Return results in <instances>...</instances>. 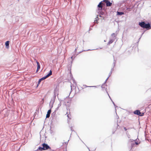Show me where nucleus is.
<instances>
[{
    "instance_id": "obj_1",
    "label": "nucleus",
    "mask_w": 151,
    "mask_h": 151,
    "mask_svg": "<svg viewBox=\"0 0 151 151\" xmlns=\"http://www.w3.org/2000/svg\"><path fill=\"white\" fill-rule=\"evenodd\" d=\"M139 25L143 28L148 29L150 27V25L149 23L146 24L144 22L139 23Z\"/></svg>"
},
{
    "instance_id": "obj_2",
    "label": "nucleus",
    "mask_w": 151,
    "mask_h": 151,
    "mask_svg": "<svg viewBox=\"0 0 151 151\" xmlns=\"http://www.w3.org/2000/svg\"><path fill=\"white\" fill-rule=\"evenodd\" d=\"M134 114H137V115H138L141 116H142L144 115V113H142L141 114L140 111L139 110H136L134 111Z\"/></svg>"
},
{
    "instance_id": "obj_3",
    "label": "nucleus",
    "mask_w": 151,
    "mask_h": 151,
    "mask_svg": "<svg viewBox=\"0 0 151 151\" xmlns=\"http://www.w3.org/2000/svg\"><path fill=\"white\" fill-rule=\"evenodd\" d=\"M52 75V71L51 70H50L49 73L47 76H46L45 77H43L42 78L40 79V80H41V81L45 79H46V78H47L49 76H50Z\"/></svg>"
},
{
    "instance_id": "obj_4",
    "label": "nucleus",
    "mask_w": 151,
    "mask_h": 151,
    "mask_svg": "<svg viewBox=\"0 0 151 151\" xmlns=\"http://www.w3.org/2000/svg\"><path fill=\"white\" fill-rule=\"evenodd\" d=\"M42 146L43 147L44 149H45V150L48 149H51V148L47 144H46L45 143H44L42 144Z\"/></svg>"
},
{
    "instance_id": "obj_5",
    "label": "nucleus",
    "mask_w": 151,
    "mask_h": 151,
    "mask_svg": "<svg viewBox=\"0 0 151 151\" xmlns=\"http://www.w3.org/2000/svg\"><path fill=\"white\" fill-rule=\"evenodd\" d=\"M103 1L105 2L107 6H111V5L112 3L108 0H104Z\"/></svg>"
},
{
    "instance_id": "obj_6",
    "label": "nucleus",
    "mask_w": 151,
    "mask_h": 151,
    "mask_svg": "<svg viewBox=\"0 0 151 151\" xmlns=\"http://www.w3.org/2000/svg\"><path fill=\"white\" fill-rule=\"evenodd\" d=\"M103 1L101 2L98 6L99 8H100V10H101L102 8L103 5H104V4L102 3Z\"/></svg>"
},
{
    "instance_id": "obj_7",
    "label": "nucleus",
    "mask_w": 151,
    "mask_h": 151,
    "mask_svg": "<svg viewBox=\"0 0 151 151\" xmlns=\"http://www.w3.org/2000/svg\"><path fill=\"white\" fill-rule=\"evenodd\" d=\"M51 109L48 110L46 116V118H49L50 116V114L51 112Z\"/></svg>"
},
{
    "instance_id": "obj_8",
    "label": "nucleus",
    "mask_w": 151,
    "mask_h": 151,
    "mask_svg": "<svg viewBox=\"0 0 151 151\" xmlns=\"http://www.w3.org/2000/svg\"><path fill=\"white\" fill-rule=\"evenodd\" d=\"M36 63L37 65V70L36 72H37L40 68V63L38 61H37Z\"/></svg>"
},
{
    "instance_id": "obj_9",
    "label": "nucleus",
    "mask_w": 151,
    "mask_h": 151,
    "mask_svg": "<svg viewBox=\"0 0 151 151\" xmlns=\"http://www.w3.org/2000/svg\"><path fill=\"white\" fill-rule=\"evenodd\" d=\"M114 39H110L109 42L108 43L107 45H109L111 44L112 43L113 41H114Z\"/></svg>"
},
{
    "instance_id": "obj_10",
    "label": "nucleus",
    "mask_w": 151,
    "mask_h": 151,
    "mask_svg": "<svg viewBox=\"0 0 151 151\" xmlns=\"http://www.w3.org/2000/svg\"><path fill=\"white\" fill-rule=\"evenodd\" d=\"M116 35L115 33H113L112 34L111 36V38L114 39V40L116 37Z\"/></svg>"
},
{
    "instance_id": "obj_11",
    "label": "nucleus",
    "mask_w": 151,
    "mask_h": 151,
    "mask_svg": "<svg viewBox=\"0 0 151 151\" xmlns=\"http://www.w3.org/2000/svg\"><path fill=\"white\" fill-rule=\"evenodd\" d=\"M124 13L123 12H117V15H122L124 14Z\"/></svg>"
},
{
    "instance_id": "obj_12",
    "label": "nucleus",
    "mask_w": 151,
    "mask_h": 151,
    "mask_svg": "<svg viewBox=\"0 0 151 151\" xmlns=\"http://www.w3.org/2000/svg\"><path fill=\"white\" fill-rule=\"evenodd\" d=\"M9 41H7L5 42V45L6 46H8L9 47Z\"/></svg>"
},
{
    "instance_id": "obj_13",
    "label": "nucleus",
    "mask_w": 151,
    "mask_h": 151,
    "mask_svg": "<svg viewBox=\"0 0 151 151\" xmlns=\"http://www.w3.org/2000/svg\"><path fill=\"white\" fill-rule=\"evenodd\" d=\"M38 149L41 151H42V150H45V149H44L43 147H39L38 148Z\"/></svg>"
},
{
    "instance_id": "obj_14",
    "label": "nucleus",
    "mask_w": 151,
    "mask_h": 151,
    "mask_svg": "<svg viewBox=\"0 0 151 151\" xmlns=\"http://www.w3.org/2000/svg\"><path fill=\"white\" fill-rule=\"evenodd\" d=\"M95 19H96V20L95 21V22H96V23H97V22L99 19L98 17V15L97 16V17Z\"/></svg>"
},
{
    "instance_id": "obj_15",
    "label": "nucleus",
    "mask_w": 151,
    "mask_h": 151,
    "mask_svg": "<svg viewBox=\"0 0 151 151\" xmlns=\"http://www.w3.org/2000/svg\"><path fill=\"white\" fill-rule=\"evenodd\" d=\"M135 144L137 145H138L139 144V143L137 142H135L134 143H133L132 144V145H134Z\"/></svg>"
},
{
    "instance_id": "obj_16",
    "label": "nucleus",
    "mask_w": 151,
    "mask_h": 151,
    "mask_svg": "<svg viewBox=\"0 0 151 151\" xmlns=\"http://www.w3.org/2000/svg\"><path fill=\"white\" fill-rule=\"evenodd\" d=\"M41 80H40V79L38 81V83H40L41 82Z\"/></svg>"
},
{
    "instance_id": "obj_17",
    "label": "nucleus",
    "mask_w": 151,
    "mask_h": 151,
    "mask_svg": "<svg viewBox=\"0 0 151 151\" xmlns=\"http://www.w3.org/2000/svg\"><path fill=\"white\" fill-rule=\"evenodd\" d=\"M124 129L125 131H126L127 130V129L125 127L124 128Z\"/></svg>"
},
{
    "instance_id": "obj_18",
    "label": "nucleus",
    "mask_w": 151,
    "mask_h": 151,
    "mask_svg": "<svg viewBox=\"0 0 151 151\" xmlns=\"http://www.w3.org/2000/svg\"><path fill=\"white\" fill-rule=\"evenodd\" d=\"M76 51V49L75 50V51Z\"/></svg>"
},
{
    "instance_id": "obj_19",
    "label": "nucleus",
    "mask_w": 151,
    "mask_h": 151,
    "mask_svg": "<svg viewBox=\"0 0 151 151\" xmlns=\"http://www.w3.org/2000/svg\"><path fill=\"white\" fill-rule=\"evenodd\" d=\"M73 58V56L71 57V59H72V58Z\"/></svg>"
}]
</instances>
